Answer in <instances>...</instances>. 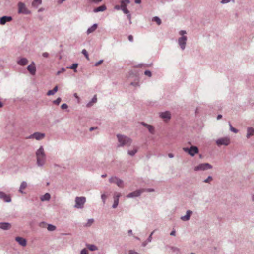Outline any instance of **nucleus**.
Masks as SVG:
<instances>
[{
	"label": "nucleus",
	"mask_w": 254,
	"mask_h": 254,
	"mask_svg": "<svg viewBox=\"0 0 254 254\" xmlns=\"http://www.w3.org/2000/svg\"><path fill=\"white\" fill-rule=\"evenodd\" d=\"M42 3V0H34L32 3V5L33 7H37Z\"/></svg>",
	"instance_id": "nucleus-27"
},
{
	"label": "nucleus",
	"mask_w": 254,
	"mask_h": 254,
	"mask_svg": "<svg viewBox=\"0 0 254 254\" xmlns=\"http://www.w3.org/2000/svg\"><path fill=\"white\" fill-rule=\"evenodd\" d=\"M78 66V64H73L69 68L70 69H74V71L75 72H76V68Z\"/></svg>",
	"instance_id": "nucleus-35"
},
{
	"label": "nucleus",
	"mask_w": 254,
	"mask_h": 254,
	"mask_svg": "<svg viewBox=\"0 0 254 254\" xmlns=\"http://www.w3.org/2000/svg\"><path fill=\"white\" fill-rule=\"evenodd\" d=\"M192 213V211L190 210L187 211L186 215L181 217V219L183 221L188 220L190 219Z\"/></svg>",
	"instance_id": "nucleus-19"
},
{
	"label": "nucleus",
	"mask_w": 254,
	"mask_h": 254,
	"mask_svg": "<svg viewBox=\"0 0 254 254\" xmlns=\"http://www.w3.org/2000/svg\"><path fill=\"white\" fill-rule=\"evenodd\" d=\"M95 128H94V127H91V128H90V131H92V130H93L94 129H95Z\"/></svg>",
	"instance_id": "nucleus-60"
},
{
	"label": "nucleus",
	"mask_w": 254,
	"mask_h": 254,
	"mask_svg": "<svg viewBox=\"0 0 254 254\" xmlns=\"http://www.w3.org/2000/svg\"><path fill=\"white\" fill-rule=\"evenodd\" d=\"M87 248L90 250V251H95L97 250V247L94 245H87Z\"/></svg>",
	"instance_id": "nucleus-29"
},
{
	"label": "nucleus",
	"mask_w": 254,
	"mask_h": 254,
	"mask_svg": "<svg viewBox=\"0 0 254 254\" xmlns=\"http://www.w3.org/2000/svg\"><path fill=\"white\" fill-rule=\"evenodd\" d=\"M37 163L38 166H42L45 164L46 157L44 149L41 146L36 153Z\"/></svg>",
	"instance_id": "nucleus-1"
},
{
	"label": "nucleus",
	"mask_w": 254,
	"mask_h": 254,
	"mask_svg": "<svg viewBox=\"0 0 254 254\" xmlns=\"http://www.w3.org/2000/svg\"><path fill=\"white\" fill-rule=\"evenodd\" d=\"M12 20V17L10 16H3L0 18V23L1 25H4L7 22H9Z\"/></svg>",
	"instance_id": "nucleus-15"
},
{
	"label": "nucleus",
	"mask_w": 254,
	"mask_h": 254,
	"mask_svg": "<svg viewBox=\"0 0 254 254\" xmlns=\"http://www.w3.org/2000/svg\"><path fill=\"white\" fill-rule=\"evenodd\" d=\"M97 24H93L91 27H90L88 29V30L87 31V33L88 34H89L90 33L93 32L94 31H95V30L97 29Z\"/></svg>",
	"instance_id": "nucleus-21"
},
{
	"label": "nucleus",
	"mask_w": 254,
	"mask_h": 254,
	"mask_svg": "<svg viewBox=\"0 0 254 254\" xmlns=\"http://www.w3.org/2000/svg\"><path fill=\"white\" fill-rule=\"evenodd\" d=\"M28 63V60L26 58H21L18 61V64L20 65H25Z\"/></svg>",
	"instance_id": "nucleus-22"
},
{
	"label": "nucleus",
	"mask_w": 254,
	"mask_h": 254,
	"mask_svg": "<svg viewBox=\"0 0 254 254\" xmlns=\"http://www.w3.org/2000/svg\"><path fill=\"white\" fill-rule=\"evenodd\" d=\"M3 103L0 102V107H3Z\"/></svg>",
	"instance_id": "nucleus-64"
},
{
	"label": "nucleus",
	"mask_w": 254,
	"mask_h": 254,
	"mask_svg": "<svg viewBox=\"0 0 254 254\" xmlns=\"http://www.w3.org/2000/svg\"><path fill=\"white\" fill-rule=\"evenodd\" d=\"M103 60H100L99 62H97V63L95 64V65L96 66H99L100 64H101L103 63Z\"/></svg>",
	"instance_id": "nucleus-46"
},
{
	"label": "nucleus",
	"mask_w": 254,
	"mask_h": 254,
	"mask_svg": "<svg viewBox=\"0 0 254 254\" xmlns=\"http://www.w3.org/2000/svg\"><path fill=\"white\" fill-rule=\"evenodd\" d=\"M50 199V195L47 193L41 197V200L42 201L49 200Z\"/></svg>",
	"instance_id": "nucleus-26"
},
{
	"label": "nucleus",
	"mask_w": 254,
	"mask_h": 254,
	"mask_svg": "<svg viewBox=\"0 0 254 254\" xmlns=\"http://www.w3.org/2000/svg\"><path fill=\"white\" fill-rule=\"evenodd\" d=\"M94 222V220L93 219H89L88 222L86 224V226H90Z\"/></svg>",
	"instance_id": "nucleus-38"
},
{
	"label": "nucleus",
	"mask_w": 254,
	"mask_h": 254,
	"mask_svg": "<svg viewBox=\"0 0 254 254\" xmlns=\"http://www.w3.org/2000/svg\"><path fill=\"white\" fill-rule=\"evenodd\" d=\"M212 166L209 163H202L198 165L197 166H195L194 168L195 171H199V170H205L208 169H211Z\"/></svg>",
	"instance_id": "nucleus-8"
},
{
	"label": "nucleus",
	"mask_w": 254,
	"mask_h": 254,
	"mask_svg": "<svg viewBox=\"0 0 254 254\" xmlns=\"http://www.w3.org/2000/svg\"><path fill=\"white\" fill-rule=\"evenodd\" d=\"M26 187H27V183L26 182L23 181L21 183L20 188L21 189V190H24V189L26 188Z\"/></svg>",
	"instance_id": "nucleus-31"
},
{
	"label": "nucleus",
	"mask_w": 254,
	"mask_h": 254,
	"mask_svg": "<svg viewBox=\"0 0 254 254\" xmlns=\"http://www.w3.org/2000/svg\"><path fill=\"white\" fill-rule=\"evenodd\" d=\"M61 108L62 109H66L68 108V106L66 104H63L62 105Z\"/></svg>",
	"instance_id": "nucleus-45"
},
{
	"label": "nucleus",
	"mask_w": 254,
	"mask_h": 254,
	"mask_svg": "<svg viewBox=\"0 0 254 254\" xmlns=\"http://www.w3.org/2000/svg\"><path fill=\"white\" fill-rule=\"evenodd\" d=\"M58 91V86H56L53 90H49L47 93L48 96L54 95Z\"/></svg>",
	"instance_id": "nucleus-24"
},
{
	"label": "nucleus",
	"mask_w": 254,
	"mask_h": 254,
	"mask_svg": "<svg viewBox=\"0 0 254 254\" xmlns=\"http://www.w3.org/2000/svg\"><path fill=\"white\" fill-rule=\"evenodd\" d=\"M128 234H132V230H130L128 231Z\"/></svg>",
	"instance_id": "nucleus-62"
},
{
	"label": "nucleus",
	"mask_w": 254,
	"mask_h": 254,
	"mask_svg": "<svg viewBox=\"0 0 254 254\" xmlns=\"http://www.w3.org/2000/svg\"><path fill=\"white\" fill-rule=\"evenodd\" d=\"M0 198L3 199L5 202H7L11 201V198L10 196L3 192H0Z\"/></svg>",
	"instance_id": "nucleus-17"
},
{
	"label": "nucleus",
	"mask_w": 254,
	"mask_h": 254,
	"mask_svg": "<svg viewBox=\"0 0 254 254\" xmlns=\"http://www.w3.org/2000/svg\"><path fill=\"white\" fill-rule=\"evenodd\" d=\"M114 8H115V9H116V10H120V9H121V5H120V6H119V5H115V6Z\"/></svg>",
	"instance_id": "nucleus-51"
},
{
	"label": "nucleus",
	"mask_w": 254,
	"mask_h": 254,
	"mask_svg": "<svg viewBox=\"0 0 254 254\" xmlns=\"http://www.w3.org/2000/svg\"><path fill=\"white\" fill-rule=\"evenodd\" d=\"M15 240L21 246L24 247L27 244V242L25 239L20 237H17L15 238Z\"/></svg>",
	"instance_id": "nucleus-14"
},
{
	"label": "nucleus",
	"mask_w": 254,
	"mask_h": 254,
	"mask_svg": "<svg viewBox=\"0 0 254 254\" xmlns=\"http://www.w3.org/2000/svg\"><path fill=\"white\" fill-rule=\"evenodd\" d=\"M136 152H137L136 149H133L132 150H130L128 152V154L131 156L134 155Z\"/></svg>",
	"instance_id": "nucleus-37"
},
{
	"label": "nucleus",
	"mask_w": 254,
	"mask_h": 254,
	"mask_svg": "<svg viewBox=\"0 0 254 254\" xmlns=\"http://www.w3.org/2000/svg\"><path fill=\"white\" fill-rule=\"evenodd\" d=\"M144 74L149 77H151V72L149 70L145 71Z\"/></svg>",
	"instance_id": "nucleus-42"
},
{
	"label": "nucleus",
	"mask_w": 254,
	"mask_h": 254,
	"mask_svg": "<svg viewBox=\"0 0 254 254\" xmlns=\"http://www.w3.org/2000/svg\"><path fill=\"white\" fill-rule=\"evenodd\" d=\"M183 150L188 153L190 155L192 156H193L195 154H197L198 153V148L196 146H191L190 148H183Z\"/></svg>",
	"instance_id": "nucleus-6"
},
{
	"label": "nucleus",
	"mask_w": 254,
	"mask_h": 254,
	"mask_svg": "<svg viewBox=\"0 0 254 254\" xmlns=\"http://www.w3.org/2000/svg\"><path fill=\"white\" fill-rule=\"evenodd\" d=\"M135 2L136 3L139 4L141 2V0H135Z\"/></svg>",
	"instance_id": "nucleus-58"
},
{
	"label": "nucleus",
	"mask_w": 254,
	"mask_h": 254,
	"mask_svg": "<svg viewBox=\"0 0 254 254\" xmlns=\"http://www.w3.org/2000/svg\"><path fill=\"white\" fill-rule=\"evenodd\" d=\"M101 198L104 202V203H105V199H106L107 198V196L105 194H103L101 196Z\"/></svg>",
	"instance_id": "nucleus-49"
},
{
	"label": "nucleus",
	"mask_w": 254,
	"mask_h": 254,
	"mask_svg": "<svg viewBox=\"0 0 254 254\" xmlns=\"http://www.w3.org/2000/svg\"><path fill=\"white\" fill-rule=\"evenodd\" d=\"M145 190L148 191H152L153 190V189H147V190H145V189H140V190H136L135 191H134V192L128 194L127 196V198H131V197H134L138 196H139L141 194V193H142L143 192H144Z\"/></svg>",
	"instance_id": "nucleus-3"
},
{
	"label": "nucleus",
	"mask_w": 254,
	"mask_h": 254,
	"mask_svg": "<svg viewBox=\"0 0 254 254\" xmlns=\"http://www.w3.org/2000/svg\"><path fill=\"white\" fill-rule=\"evenodd\" d=\"M74 96L76 99H77L78 101H79V97L78 96L77 94V93H74Z\"/></svg>",
	"instance_id": "nucleus-54"
},
{
	"label": "nucleus",
	"mask_w": 254,
	"mask_h": 254,
	"mask_svg": "<svg viewBox=\"0 0 254 254\" xmlns=\"http://www.w3.org/2000/svg\"><path fill=\"white\" fill-rule=\"evenodd\" d=\"M212 180V177L211 176H209L207 179H206V180H205L204 182L205 183H208V182H209L210 181H211Z\"/></svg>",
	"instance_id": "nucleus-43"
},
{
	"label": "nucleus",
	"mask_w": 254,
	"mask_h": 254,
	"mask_svg": "<svg viewBox=\"0 0 254 254\" xmlns=\"http://www.w3.org/2000/svg\"><path fill=\"white\" fill-rule=\"evenodd\" d=\"M179 34L180 35H182V36H184V35L186 34V31L185 30H181L179 32Z\"/></svg>",
	"instance_id": "nucleus-48"
},
{
	"label": "nucleus",
	"mask_w": 254,
	"mask_h": 254,
	"mask_svg": "<svg viewBox=\"0 0 254 254\" xmlns=\"http://www.w3.org/2000/svg\"><path fill=\"white\" fill-rule=\"evenodd\" d=\"M142 124L145 126L148 129L149 131L151 133V134H154V127L153 126H152L151 125H148L147 124H145V123H142Z\"/></svg>",
	"instance_id": "nucleus-20"
},
{
	"label": "nucleus",
	"mask_w": 254,
	"mask_h": 254,
	"mask_svg": "<svg viewBox=\"0 0 254 254\" xmlns=\"http://www.w3.org/2000/svg\"><path fill=\"white\" fill-rule=\"evenodd\" d=\"M97 99L96 95H95L94 97L92 98V101L87 104V106L88 107L91 106L93 103H96L97 102Z\"/></svg>",
	"instance_id": "nucleus-28"
},
{
	"label": "nucleus",
	"mask_w": 254,
	"mask_h": 254,
	"mask_svg": "<svg viewBox=\"0 0 254 254\" xmlns=\"http://www.w3.org/2000/svg\"><path fill=\"white\" fill-rule=\"evenodd\" d=\"M109 182L111 183H114L116 184L117 186L120 188H123L124 187L123 181L116 177H112L110 178Z\"/></svg>",
	"instance_id": "nucleus-9"
},
{
	"label": "nucleus",
	"mask_w": 254,
	"mask_h": 254,
	"mask_svg": "<svg viewBox=\"0 0 254 254\" xmlns=\"http://www.w3.org/2000/svg\"><path fill=\"white\" fill-rule=\"evenodd\" d=\"M65 71V69L64 68H62L61 70L57 72V75H59L61 73Z\"/></svg>",
	"instance_id": "nucleus-53"
},
{
	"label": "nucleus",
	"mask_w": 254,
	"mask_h": 254,
	"mask_svg": "<svg viewBox=\"0 0 254 254\" xmlns=\"http://www.w3.org/2000/svg\"><path fill=\"white\" fill-rule=\"evenodd\" d=\"M119 203V200H118L117 198H115L114 199V203L113 205V208H115L117 207Z\"/></svg>",
	"instance_id": "nucleus-33"
},
{
	"label": "nucleus",
	"mask_w": 254,
	"mask_h": 254,
	"mask_svg": "<svg viewBox=\"0 0 254 254\" xmlns=\"http://www.w3.org/2000/svg\"><path fill=\"white\" fill-rule=\"evenodd\" d=\"M61 101V99L60 98H58L56 100L54 101V103L56 104H59V103Z\"/></svg>",
	"instance_id": "nucleus-41"
},
{
	"label": "nucleus",
	"mask_w": 254,
	"mask_h": 254,
	"mask_svg": "<svg viewBox=\"0 0 254 254\" xmlns=\"http://www.w3.org/2000/svg\"><path fill=\"white\" fill-rule=\"evenodd\" d=\"M27 69L32 75H35L36 73V67L35 64L33 62L32 64L27 67Z\"/></svg>",
	"instance_id": "nucleus-13"
},
{
	"label": "nucleus",
	"mask_w": 254,
	"mask_h": 254,
	"mask_svg": "<svg viewBox=\"0 0 254 254\" xmlns=\"http://www.w3.org/2000/svg\"><path fill=\"white\" fill-rule=\"evenodd\" d=\"M170 235H172V236H174L175 235V231H172L170 233Z\"/></svg>",
	"instance_id": "nucleus-56"
},
{
	"label": "nucleus",
	"mask_w": 254,
	"mask_h": 254,
	"mask_svg": "<svg viewBox=\"0 0 254 254\" xmlns=\"http://www.w3.org/2000/svg\"><path fill=\"white\" fill-rule=\"evenodd\" d=\"M45 136L44 133H40V132H35L33 134H31L28 138H35L37 140H40L43 139Z\"/></svg>",
	"instance_id": "nucleus-10"
},
{
	"label": "nucleus",
	"mask_w": 254,
	"mask_h": 254,
	"mask_svg": "<svg viewBox=\"0 0 254 254\" xmlns=\"http://www.w3.org/2000/svg\"><path fill=\"white\" fill-rule=\"evenodd\" d=\"M117 137L118 138L119 142L121 143L122 146L127 145L129 146L131 143V140L128 137L121 135H118Z\"/></svg>",
	"instance_id": "nucleus-2"
},
{
	"label": "nucleus",
	"mask_w": 254,
	"mask_h": 254,
	"mask_svg": "<svg viewBox=\"0 0 254 254\" xmlns=\"http://www.w3.org/2000/svg\"><path fill=\"white\" fill-rule=\"evenodd\" d=\"M86 201V198L84 197H77L75 199V207L77 208H82Z\"/></svg>",
	"instance_id": "nucleus-5"
},
{
	"label": "nucleus",
	"mask_w": 254,
	"mask_h": 254,
	"mask_svg": "<svg viewBox=\"0 0 254 254\" xmlns=\"http://www.w3.org/2000/svg\"><path fill=\"white\" fill-rule=\"evenodd\" d=\"M42 56L45 58H47L49 56V54L47 52H44L42 54Z\"/></svg>",
	"instance_id": "nucleus-50"
},
{
	"label": "nucleus",
	"mask_w": 254,
	"mask_h": 254,
	"mask_svg": "<svg viewBox=\"0 0 254 254\" xmlns=\"http://www.w3.org/2000/svg\"><path fill=\"white\" fill-rule=\"evenodd\" d=\"M18 13H23L25 14H29L31 13L30 11L26 7L24 3L20 2L18 4Z\"/></svg>",
	"instance_id": "nucleus-4"
},
{
	"label": "nucleus",
	"mask_w": 254,
	"mask_h": 254,
	"mask_svg": "<svg viewBox=\"0 0 254 254\" xmlns=\"http://www.w3.org/2000/svg\"><path fill=\"white\" fill-rule=\"evenodd\" d=\"M186 41H187V37L186 36H182L181 37L179 38L178 39L179 44L180 46V47L182 50H184L185 48Z\"/></svg>",
	"instance_id": "nucleus-11"
},
{
	"label": "nucleus",
	"mask_w": 254,
	"mask_h": 254,
	"mask_svg": "<svg viewBox=\"0 0 254 254\" xmlns=\"http://www.w3.org/2000/svg\"><path fill=\"white\" fill-rule=\"evenodd\" d=\"M47 228H48V230L49 231H54L55 230L56 227L54 225L49 224V225H48Z\"/></svg>",
	"instance_id": "nucleus-34"
},
{
	"label": "nucleus",
	"mask_w": 254,
	"mask_h": 254,
	"mask_svg": "<svg viewBox=\"0 0 254 254\" xmlns=\"http://www.w3.org/2000/svg\"><path fill=\"white\" fill-rule=\"evenodd\" d=\"M19 191L21 193H23V190H21V189L20 188L19 190Z\"/></svg>",
	"instance_id": "nucleus-61"
},
{
	"label": "nucleus",
	"mask_w": 254,
	"mask_h": 254,
	"mask_svg": "<svg viewBox=\"0 0 254 254\" xmlns=\"http://www.w3.org/2000/svg\"><path fill=\"white\" fill-rule=\"evenodd\" d=\"M106 176H107L106 174H103V175H102V176H101V177L103 178L106 177Z\"/></svg>",
	"instance_id": "nucleus-63"
},
{
	"label": "nucleus",
	"mask_w": 254,
	"mask_h": 254,
	"mask_svg": "<svg viewBox=\"0 0 254 254\" xmlns=\"http://www.w3.org/2000/svg\"><path fill=\"white\" fill-rule=\"evenodd\" d=\"M254 135V128L251 127H249L247 128V137L250 138V136Z\"/></svg>",
	"instance_id": "nucleus-18"
},
{
	"label": "nucleus",
	"mask_w": 254,
	"mask_h": 254,
	"mask_svg": "<svg viewBox=\"0 0 254 254\" xmlns=\"http://www.w3.org/2000/svg\"><path fill=\"white\" fill-rule=\"evenodd\" d=\"M229 126H230V129L231 131H232L235 133H237L238 132V130L237 129L233 127L230 123H229Z\"/></svg>",
	"instance_id": "nucleus-32"
},
{
	"label": "nucleus",
	"mask_w": 254,
	"mask_h": 254,
	"mask_svg": "<svg viewBox=\"0 0 254 254\" xmlns=\"http://www.w3.org/2000/svg\"><path fill=\"white\" fill-rule=\"evenodd\" d=\"M82 53L83 55H85L86 59L89 60V56H88V53H87V51L85 49H83L82 51Z\"/></svg>",
	"instance_id": "nucleus-36"
},
{
	"label": "nucleus",
	"mask_w": 254,
	"mask_h": 254,
	"mask_svg": "<svg viewBox=\"0 0 254 254\" xmlns=\"http://www.w3.org/2000/svg\"><path fill=\"white\" fill-rule=\"evenodd\" d=\"M121 196V194L119 193H115L114 196V199L115 198H117L118 200H119V197Z\"/></svg>",
	"instance_id": "nucleus-39"
},
{
	"label": "nucleus",
	"mask_w": 254,
	"mask_h": 254,
	"mask_svg": "<svg viewBox=\"0 0 254 254\" xmlns=\"http://www.w3.org/2000/svg\"><path fill=\"white\" fill-rule=\"evenodd\" d=\"M160 117L165 121H167L171 118V114L169 111L162 112L160 114Z\"/></svg>",
	"instance_id": "nucleus-12"
},
{
	"label": "nucleus",
	"mask_w": 254,
	"mask_h": 254,
	"mask_svg": "<svg viewBox=\"0 0 254 254\" xmlns=\"http://www.w3.org/2000/svg\"><path fill=\"white\" fill-rule=\"evenodd\" d=\"M11 228V224L9 223L1 222L0 223V228L3 230H8Z\"/></svg>",
	"instance_id": "nucleus-16"
},
{
	"label": "nucleus",
	"mask_w": 254,
	"mask_h": 254,
	"mask_svg": "<svg viewBox=\"0 0 254 254\" xmlns=\"http://www.w3.org/2000/svg\"><path fill=\"white\" fill-rule=\"evenodd\" d=\"M153 21L156 22L158 25L161 23V19L158 17H154L153 19Z\"/></svg>",
	"instance_id": "nucleus-30"
},
{
	"label": "nucleus",
	"mask_w": 254,
	"mask_h": 254,
	"mask_svg": "<svg viewBox=\"0 0 254 254\" xmlns=\"http://www.w3.org/2000/svg\"><path fill=\"white\" fill-rule=\"evenodd\" d=\"M106 9V6L104 5H103L100 6L95 8L94 10V11L95 12H99V11H104Z\"/></svg>",
	"instance_id": "nucleus-25"
},
{
	"label": "nucleus",
	"mask_w": 254,
	"mask_h": 254,
	"mask_svg": "<svg viewBox=\"0 0 254 254\" xmlns=\"http://www.w3.org/2000/svg\"><path fill=\"white\" fill-rule=\"evenodd\" d=\"M128 254H139L137 252L133 251V250H130L129 251Z\"/></svg>",
	"instance_id": "nucleus-47"
},
{
	"label": "nucleus",
	"mask_w": 254,
	"mask_h": 254,
	"mask_svg": "<svg viewBox=\"0 0 254 254\" xmlns=\"http://www.w3.org/2000/svg\"><path fill=\"white\" fill-rule=\"evenodd\" d=\"M128 40H129L130 41H131V42L133 41V36H132V35H129V36H128Z\"/></svg>",
	"instance_id": "nucleus-52"
},
{
	"label": "nucleus",
	"mask_w": 254,
	"mask_h": 254,
	"mask_svg": "<svg viewBox=\"0 0 254 254\" xmlns=\"http://www.w3.org/2000/svg\"><path fill=\"white\" fill-rule=\"evenodd\" d=\"M222 117V116L221 115H218V116H217V119L218 120H219V119H221Z\"/></svg>",
	"instance_id": "nucleus-59"
},
{
	"label": "nucleus",
	"mask_w": 254,
	"mask_h": 254,
	"mask_svg": "<svg viewBox=\"0 0 254 254\" xmlns=\"http://www.w3.org/2000/svg\"><path fill=\"white\" fill-rule=\"evenodd\" d=\"M168 156L170 158H173L174 157V155L172 153H169Z\"/></svg>",
	"instance_id": "nucleus-55"
},
{
	"label": "nucleus",
	"mask_w": 254,
	"mask_h": 254,
	"mask_svg": "<svg viewBox=\"0 0 254 254\" xmlns=\"http://www.w3.org/2000/svg\"><path fill=\"white\" fill-rule=\"evenodd\" d=\"M230 143V138L228 137H223L218 139L216 141V144L218 146L220 145H228Z\"/></svg>",
	"instance_id": "nucleus-7"
},
{
	"label": "nucleus",
	"mask_w": 254,
	"mask_h": 254,
	"mask_svg": "<svg viewBox=\"0 0 254 254\" xmlns=\"http://www.w3.org/2000/svg\"><path fill=\"white\" fill-rule=\"evenodd\" d=\"M121 9L124 12V13H125V14H128L129 12V11L127 8V7H124V8H121Z\"/></svg>",
	"instance_id": "nucleus-40"
},
{
	"label": "nucleus",
	"mask_w": 254,
	"mask_h": 254,
	"mask_svg": "<svg viewBox=\"0 0 254 254\" xmlns=\"http://www.w3.org/2000/svg\"><path fill=\"white\" fill-rule=\"evenodd\" d=\"M229 1V0H222V1H221V2L222 3H225L226 2H228Z\"/></svg>",
	"instance_id": "nucleus-57"
},
{
	"label": "nucleus",
	"mask_w": 254,
	"mask_h": 254,
	"mask_svg": "<svg viewBox=\"0 0 254 254\" xmlns=\"http://www.w3.org/2000/svg\"><path fill=\"white\" fill-rule=\"evenodd\" d=\"M80 254H88L87 250L86 249H83L80 253Z\"/></svg>",
	"instance_id": "nucleus-44"
},
{
	"label": "nucleus",
	"mask_w": 254,
	"mask_h": 254,
	"mask_svg": "<svg viewBox=\"0 0 254 254\" xmlns=\"http://www.w3.org/2000/svg\"><path fill=\"white\" fill-rule=\"evenodd\" d=\"M130 2L129 0H122L121 1V8L127 7V4Z\"/></svg>",
	"instance_id": "nucleus-23"
}]
</instances>
